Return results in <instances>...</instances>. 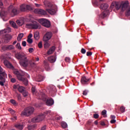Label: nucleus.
Wrapping results in <instances>:
<instances>
[{
    "label": "nucleus",
    "mask_w": 130,
    "mask_h": 130,
    "mask_svg": "<svg viewBox=\"0 0 130 130\" xmlns=\"http://www.w3.org/2000/svg\"><path fill=\"white\" fill-rule=\"evenodd\" d=\"M54 50H55V46H53L51 48H50V49L47 51V54H48V55H50V54H52V53H53V52H54Z\"/></svg>",
    "instance_id": "20"
},
{
    "label": "nucleus",
    "mask_w": 130,
    "mask_h": 130,
    "mask_svg": "<svg viewBox=\"0 0 130 130\" xmlns=\"http://www.w3.org/2000/svg\"><path fill=\"white\" fill-rule=\"evenodd\" d=\"M87 94H88V91L87 90H84L83 92V94L86 96L87 95Z\"/></svg>",
    "instance_id": "60"
},
{
    "label": "nucleus",
    "mask_w": 130,
    "mask_h": 130,
    "mask_svg": "<svg viewBox=\"0 0 130 130\" xmlns=\"http://www.w3.org/2000/svg\"><path fill=\"white\" fill-rule=\"evenodd\" d=\"M94 118L97 119L98 117H99V115L98 114H94L93 115Z\"/></svg>",
    "instance_id": "54"
},
{
    "label": "nucleus",
    "mask_w": 130,
    "mask_h": 130,
    "mask_svg": "<svg viewBox=\"0 0 130 130\" xmlns=\"http://www.w3.org/2000/svg\"><path fill=\"white\" fill-rule=\"evenodd\" d=\"M47 11L51 15H54V14H55V13H56V8H55V9H48V10H47Z\"/></svg>",
    "instance_id": "24"
},
{
    "label": "nucleus",
    "mask_w": 130,
    "mask_h": 130,
    "mask_svg": "<svg viewBox=\"0 0 130 130\" xmlns=\"http://www.w3.org/2000/svg\"><path fill=\"white\" fill-rule=\"evenodd\" d=\"M107 15H108V11H104L101 14V17H102V18H105Z\"/></svg>",
    "instance_id": "33"
},
{
    "label": "nucleus",
    "mask_w": 130,
    "mask_h": 130,
    "mask_svg": "<svg viewBox=\"0 0 130 130\" xmlns=\"http://www.w3.org/2000/svg\"><path fill=\"white\" fill-rule=\"evenodd\" d=\"M44 78L43 77L41 76H39L38 77H37V78L36 79V82H42V81H43L44 80Z\"/></svg>",
    "instance_id": "28"
},
{
    "label": "nucleus",
    "mask_w": 130,
    "mask_h": 130,
    "mask_svg": "<svg viewBox=\"0 0 130 130\" xmlns=\"http://www.w3.org/2000/svg\"><path fill=\"white\" fill-rule=\"evenodd\" d=\"M27 42L29 44H32V43H33V40L32 39H27Z\"/></svg>",
    "instance_id": "40"
},
{
    "label": "nucleus",
    "mask_w": 130,
    "mask_h": 130,
    "mask_svg": "<svg viewBox=\"0 0 130 130\" xmlns=\"http://www.w3.org/2000/svg\"><path fill=\"white\" fill-rule=\"evenodd\" d=\"M38 46L39 48H42L43 45H42V42H40L38 44Z\"/></svg>",
    "instance_id": "47"
},
{
    "label": "nucleus",
    "mask_w": 130,
    "mask_h": 130,
    "mask_svg": "<svg viewBox=\"0 0 130 130\" xmlns=\"http://www.w3.org/2000/svg\"><path fill=\"white\" fill-rule=\"evenodd\" d=\"M61 125L62 127H63V128H66L68 127V124H67V123H66L65 122H62L61 123Z\"/></svg>",
    "instance_id": "36"
},
{
    "label": "nucleus",
    "mask_w": 130,
    "mask_h": 130,
    "mask_svg": "<svg viewBox=\"0 0 130 130\" xmlns=\"http://www.w3.org/2000/svg\"><path fill=\"white\" fill-rule=\"evenodd\" d=\"M87 82H89V79L86 78V77H82L81 80V84H86Z\"/></svg>",
    "instance_id": "21"
},
{
    "label": "nucleus",
    "mask_w": 130,
    "mask_h": 130,
    "mask_svg": "<svg viewBox=\"0 0 130 130\" xmlns=\"http://www.w3.org/2000/svg\"><path fill=\"white\" fill-rule=\"evenodd\" d=\"M38 22H39L42 26L46 27V28H49V27H50V21L47 20V19L43 18L40 19H39Z\"/></svg>",
    "instance_id": "7"
},
{
    "label": "nucleus",
    "mask_w": 130,
    "mask_h": 130,
    "mask_svg": "<svg viewBox=\"0 0 130 130\" xmlns=\"http://www.w3.org/2000/svg\"><path fill=\"white\" fill-rule=\"evenodd\" d=\"M34 128H35V125H34L28 126V130H34Z\"/></svg>",
    "instance_id": "37"
},
{
    "label": "nucleus",
    "mask_w": 130,
    "mask_h": 130,
    "mask_svg": "<svg viewBox=\"0 0 130 130\" xmlns=\"http://www.w3.org/2000/svg\"><path fill=\"white\" fill-rule=\"evenodd\" d=\"M108 7H109V5L107 4H103L101 5V9L102 10H107V9H108Z\"/></svg>",
    "instance_id": "22"
},
{
    "label": "nucleus",
    "mask_w": 130,
    "mask_h": 130,
    "mask_svg": "<svg viewBox=\"0 0 130 130\" xmlns=\"http://www.w3.org/2000/svg\"><path fill=\"white\" fill-rule=\"evenodd\" d=\"M30 10H32L31 6L29 5H26V11H30Z\"/></svg>",
    "instance_id": "41"
},
{
    "label": "nucleus",
    "mask_w": 130,
    "mask_h": 130,
    "mask_svg": "<svg viewBox=\"0 0 130 130\" xmlns=\"http://www.w3.org/2000/svg\"><path fill=\"white\" fill-rule=\"evenodd\" d=\"M4 30H5V32H6V34H8V33H11V32H12V29L10 27H7Z\"/></svg>",
    "instance_id": "35"
},
{
    "label": "nucleus",
    "mask_w": 130,
    "mask_h": 130,
    "mask_svg": "<svg viewBox=\"0 0 130 130\" xmlns=\"http://www.w3.org/2000/svg\"><path fill=\"white\" fill-rule=\"evenodd\" d=\"M81 53H82L83 54H85V53H86V49H84V48H82V49H81Z\"/></svg>",
    "instance_id": "49"
},
{
    "label": "nucleus",
    "mask_w": 130,
    "mask_h": 130,
    "mask_svg": "<svg viewBox=\"0 0 130 130\" xmlns=\"http://www.w3.org/2000/svg\"><path fill=\"white\" fill-rule=\"evenodd\" d=\"M4 76V77H7V74L3 71V68L2 67L0 66V77Z\"/></svg>",
    "instance_id": "25"
},
{
    "label": "nucleus",
    "mask_w": 130,
    "mask_h": 130,
    "mask_svg": "<svg viewBox=\"0 0 130 130\" xmlns=\"http://www.w3.org/2000/svg\"><path fill=\"white\" fill-rule=\"evenodd\" d=\"M44 5L46 7V8H52V4L49 2L47 1H45L44 2Z\"/></svg>",
    "instance_id": "17"
},
{
    "label": "nucleus",
    "mask_w": 130,
    "mask_h": 130,
    "mask_svg": "<svg viewBox=\"0 0 130 130\" xmlns=\"http://www.w3.org/2000/svg\"><path fill=\"white\" fill-rule=\"evenodd\" d=\"M52 37V33L51 32H47L43 37V41H48L50 40Z\"/></svg>",
    "instance_id": "9"
},
{
    "label": "nucleus",
    "mask_w": 130,
    "mask_h": 130,
    "mask_svg": "<svg viewBox=\"0 0 130 130\" xmlns=\"http://www.w3.org/2000/svg\"><path fill=\"white\" fill-rule=\"evenodd\" d=\"M16 23L18 26H22V25H24V19H18L16 21Z\"/></svg>",
    "instance_id": "19"
},
{
    "label": "nucleus",
    "mask_w": 130,
    "mask_h": 130,
    "mask_svg": "<svg viewBox=\"0 0 130 130\" xmlns=\"http://www.w3.org/2000/svg\"><path fill=\"white\" fill-rule=\"evenodd\" d=\"M10 102L11 103H12V104H13V105H17V103L16 102V101L14 100H10Z\"/></svg>",
    "instance_id": "42"
},
{
    "label": "nucleus",
    "mask_w": 130,
    "mask_h": 130,
    "mask_svg": "<svg viewBox=\"0 0 130 130\" xmlns=\"http://www.w3.org/2000/svg\"><path fill=\"white\" fill-rule=\"evenodd\" d=\"M23 37H24V34L23 33L20 34L17 37L18 41H21Z\"/></svg>",
    "instance_id": "30"
},
{
    "label": "nucleus",
    "mask_w": 130,
    "mask_h": 130,
    "mask_svg": "<svg viewBox=\"0 0 130 130\" xmlns=\"http://www.w3.org/2000/svg\"><path fill=\"white\" fill-rule=\"evenodd\" d=\"M86 55L87 56H91V55H92V52H87L86 53Z\"/></svg>",
    "instance_id": "57"
},
{
    "label": "nucleus",
    "mask_w": 130,
    "mask_h": 130,
    "mask_svg": "<svg viewBox=\"0 0 130 130\" xmlns=\"http://www.w3.org/2000/svg\"><path fill=\"white\" fill-rule=\"evenodd\" d=\"M37 95L39 96V99H42L43 101H46V95L44 93L40 92V94L37 93Z\"/></svg>",
    "instance_id": "13"
},
{
    "label": "nucleus",
    "mask_w": 130,
    "mask_h": 130,
    "mask_svg": "<svg viewBox=\"0 0 130 130\" xmlns=\"http://www.w3.org/2000/svg\"><path fill=\"white\" fill-rule=\"evenodd\" d=\"M54 104V101L52 99L47 100L46 105L48 106H51V105H53Z\"/></svg>",
    "instance_id": "18"
},
{
    "label": "nucleus",
    "mask_w": 130,
    "mask_h": 130,
    "mask_svg": "<svg viewBox=\"0 0 130 130\" xmlns=\"http://www.w3.org/2000/svg\"><path fill=\"white\" fill-rule=\"evenodd\" d=\"M65 61L67 62H71V58L69 57H67L65 58Z\"/></svg>",
    "instance_id": "45"
},
{
    "label": "nucleus",
    "mask_w": 130,
    "mask_h": 130,
    "mask_svg": "<svg viewBox=\"0 0 130 130\" xmlns=\"http://www.w3.org/2000/svg\"><path fill=\"white\" fill-rule=\"evenodd\" d=\"M107 113V111L106 110H104L102 112V115H106V114Z\"/></svg>",
    "instance_id": "48"
},
{
    "label": "nucleus",
    "mask_w": 130,
    "mask_h": 130,
    "mask_svg": "<svg viewBox=\"0 0 130 130\" xmlns=\"http://www.w3.org/2000/svg\"><path fill=\"white\" fill-rule=\"evenodd\" d=\"M9 23L13 28H14V29H18V26H17V24L15 23V22L10 21H9Z\"/></svg>",
    "instance_id": "26"
},
{
    "label": "nucleus",
    "mask_w": 130,
    "mask_h": 130,
    "mask_svg": "<svg viewBox=\"0 0 130 130\" xmlns=\"http://www.w3.org/2000/svg\"><path fill=\"white\" fill-rule=\"evenodd\" d=\"M32 37H33V35L32 34H30L27 37V39H31L32 38Z\"/></svg>",
    "instance_id": "56"
},
{
    "label": "nucleus",
    "mask_w": 130,
    "mask_h": 130,
    "mask_svg": "<svg viewBox=\"0 0 130 130\" xmlns=\"http://www.w3.org/2000/svg\"><path fill=\"white\" fill-rule=\"evenodd\" d=\"M0 16H6V14H5V11H1L0 12Z\"/></svg>",
    "instance_id": "52"
},
{
    "label": "nucleus",
    "mask_w": 130,
    "mask_h": 130,
    "mask_svg": "<svg viewBox=\"0 0 130 130\" xmlns=\"http://www.w3.org/2000/svg\"><path fill=\"white\" fill-rule=\"evenodd\" d=\"M120 7H121L122 11H124L125 10H126L127 9V7H128V3L125 2L123 3H122L120 5Z\"/></svg>",
    "instance_id": "15"
},
{
    "label": "nucleus",
    "mask_w": 130,
    "mask_h": 130,
    "mask_svg": "<svg viewBox=\"0 0 130 130\" xmlns=\"http://www.w3.org/2000/svg\"><path fill=\"white\" fill-rule=\"evenodd\" d=\"M111 123H115L116 122V120L115 119H112L110 121Z\"/></svg>",
    "instance_id": "62"
},
{
    "label": "nucleus",
    "mask_w": 130,
    "mask_h": 130,
    "mask_svg": "<svg viewBox=\"0 0 130 130\" xmlns=\"http://www.w3.org/2000/svg\"><path fill=\"white\" fill-rule=\"evenodd\" d=\"M33 51H34V49L33 48H29L28 49V52H29V53H32Z\"/></svg>",
    "instance_id": "46"
},
{
    "label": "nucleus",
    "mask_w": 130,
    "mask_h": 130,
    "mask_svg": "<svg viewBox=\"0 0 130 130\" xmlns=\"http://www.w3.org/2000/svg\"><path fill=\"white\" fill-rule=\"evenodd\" d=\"M11 81L12 82V83H15L16 82V79L15 78H12L11 79Z\"/></svg>",
    "instance_id": "63"
},
{
    "label": "nucleus",
    "mask_w": 130,
    "mask_h": 130,
    "mask_svg": "<svg viewBox=\"0 0 130 130\" xmlns=\"http://www.w3.org/2000/svg\"><path fill=\"white\" fill-rule=\"evenodd\" d=\"M110 9L111 10H117V11H118L119 9H120V4L117 2H113L110 6Z\"/></svg>",
    "instance_id": "8"
},
{
    "label": "nucleus",
    "mask_w": 130,
    "mask_h": 130,
    "mask_svg": "<svg viewBox=\"0 0 130 130\" xmlns=\"http://www.w3.org/2000/svg\"><path fill=\"white\" fill-rule=\"evenodd\" d=\"M51 111L50 110L44 112L43 114H41L39 116L34 117L31 119L32 122H39V121H42L44 119V117L46 116V115H49L50 114Z\"/></svg>",
    "instance_id": "3"
},
{
    "label": "nucleus",
    "mask_w": 130,
    "mask_h": 130,
    "mask_svg": "<svg viewBox=\"0 0 130 130\" xmlns=\"http://www.w3.org/2000/svg\"><path fill=\"white\" fill-rule=\"evenodd\" d=\"M35 91H36V89L35 88V87H32L31 92L32 93H35Z\"/></svg>",
    "instance_id": "61"
},
{
    "label": "nucleus",
    "mask_w": 130,
    "mask_h": 130,
    "mask_svg": "<svg viewBox=\"0 0 130 130\" xmlns=\"http://www.w3.org/2000/svg\"><path fill=\"white\" fill-rule=\"evenodd\" d=\"M29 63L30 64V66L31 67H33V66L35 65V63L34 62H32V61H29Z\"/></svg>",
    "instance_id": "55"
},
{
    "label": "nucleus",
    "mask_w": 130,
    "mask_h": 130,
    "mask_svg": "<svg viewBox=\"0 0 130 130\" xmlns=\"http://www.w3.org/2000/svg\"><path fill=\"white\" fill-rule=\"evenodd\" d=\"M111 117L112 119H115V116L114 115H111Z\"/></svg>",
    "instance_id": "64"
},
{
    "label": "nucleus",
    "mask_w": 130,
    "mask_h": 130,
    "mask_svg": "<svg viewBox=\"0 0 130 130\" xmlns=\"http://www.w3.org/2000/svg\"><path fill=\"white\" fill-rule=\"evenodd\" d=\"M120 110H121V112L122 113H123V112H124L125 111V108H124V107H123V106H122L120 108Z\"/></svg>",
    "instance_id": "44"
},
{
    "label": "nucleus",
    "mask_w": 130,
    "mask_h": 130,
    "mask_svg": "<svg viewBox=\"0 0 130 130\" xmlns=\"http://www.w3.org/2000/svg\"><path fill=\"white\" fill-rule=\"evenodd\" d=\"M6 78L7 76H0V85L1 86H5V83H6Z\"/></svg>",
    "instance_id": "14"
},
{
    "label": "nucleus",
    "mask_w": 130,
    "mask_h": 130,
    "mask_svg": "<svg viewBox=\"0 0 130 130\" xmlns=\"http://www.w3.org/2000/svg\"><path fill=\"white\" fill-rule=\"evenodd\" d=\"M23 95L24 97H27L28 96V92L27 91H25L23 93Z\"/></svg>",
    "instance_id": "51"
},
{
    "label": "nucleus",
    "mask_w": 130,
    "mask_h": 130,
    "mask_svg": "<svg viewBox=\"0 0 130 130\" xmlns=\"http://www.w3.org/2000/svg\"><path fill=\"white\" fill-rule=\"evenodd\" d=\"M11 120H12L13 121L17 120V117L16 116H13L12 118H11Z\"/></svg>",
    "instance_id": "53"
},
{
    "label": "nucleus",
    "mask_w": 130,
    "mask_h": 130,
    "mask_svg": "<svg viewBox=\"0 0 130 130\" xmlns=\"http://www.w3.org/2000/svg\"><path fill=\"white\" fill-rule=\"evenodd\" d=\"M126 16H130V8H127L126 11Z\"/></svg>",
    "instance_id": "38"
},
{
    "label": "nucleus",
    "mask_w": 130,
    "mask_h": 130,
    "mask_svg": "<svg viewBox=\"0 0 130 130\" xmlns=\"http://www.w3.org/2000/svg\"><path fill=\"white\" fill-rule=\"evenodd\" d=\"M2 49L4 51L6 50H13V49H15V46H13V45H10L8 46H4L2 47Z\"/></svg>",
    "instance_id": "11"
},
{
    "label": "nucleus",
    "mask_w": 130,
    "mask_h": 130,
    "mask_svg": "<svg viewBox=\"0 0 130 130\" xmlns=\"http://www.w3.org/2000/svg\"><path fill=\"white\" fill-rule=\"evenodd\" d=\"M35 5L36 6V7L37 8H40V7H41L42 6V5L41 4H37V3H35Z\"/></svg>",
    "instance_id": "50"
},
{
    "label": "nucleus",
    "mask_w": 130,
    "mask_h": 130,
    "mask_svg": "<svg viewBox=\"0 0 130 130\" xmlns=\"http://www.w3.org/2000/svg\"><path fill=\"white\" fill-rule=\"evenodd\" d=\"M14 89H17V90L20 92V93H23L25 91V87L22 86H20V85H15L13 86Z\"/></svg>",
    "instance_id": "10"
},
{
    "label": "nucleus",
    "mask_w": 130,
    "mask_h": 130,
    "mask_svg": "<svg viewBox=\"0 0 130 130\" xmlns=\"http://www.w3.org/2000/svg\"><path fill=\"white\" fill-rule=\"evenodd\" d=\"M34 110L35 109L33 107H27L23 110V111L21 113V116H30L31 114H33Z\"/></svg>",
    "instance_id": "4"
},
{
    "label": "nucleus",
    "mask_w": 130,
    "mask_h": 130,
    "mask_svg": "<svg viewBox=\"0 0 130 130\" xmlns=\"http://www.w3.org/2000/svg\"><path fill=\"white\" fill-rule=\"evenodd\" d=\"M8 12L12 17H14V16H16V15L18 14V10H17V8L12 5L8 8Z\"/></svg>",
    "instance_id": "6"
},
{
    "label": "nucleus",
    "mask_w": 130,
    "mask_h": 130,
    "mask_svg": "<svg viewBox=\"0 0 130 130\" xmlns=\"http://www.w3.org/2000/svg\"><path fill=\"white\" fill-rule=\"evenodd\" d=\"M9 40H11V36L6 35L5 37V42H8Z\"/></svg>",
    "instance_id": "32"
},
{
    "label": "nucleus",
    "mask_w": 130,
    "mask_h": 130,
    "mask_svg": "<svg viewBox=\"0 0 130 130\" xmlns=\"http://www.w3.org/2000/svg\"><path fill=\"white\" fill-rule=\"evenodd\" d=\"M15 57L17 59L20 60L19 63L21 67L26 68L28 66L29 61H28V59H27V55L25 53H19L16 54Z\"/></svg>",
    "instance_id": "2"
},
{
    "label": "nucleus",
    "mask_w": 130,
    "mask_h": 130,
    "mask_svg": "<svg viewBox=\"0 0 130 130\" xmlns=\"http://www.w3.org/2000/svg\"><path fill=\"white\" fill-rule=\"evenodd\" d=\"M6 34H7V33L5 29H3L1 31H0V35H1V36H5Z\"/></svg>",
    "instance_id": "34"
},
{
    "label": "nucleus",
    "mask_w": 130,
    "mask_h": 130,
    "mask_svg": "<svg viewBox=\"0 0 130 130\" xmlns=\"http://www.w3.org/2000/svg\"><path fill=\"white\" fill-rule=\"evenodd\" d=\"M26 27L29 29H38V28H40V25L37 22L33 21L31 23L26 24Z\"/></svg>",
    "instance_id": "5"
},
{
    "label": "nucleus",
    "mask_w": 130,
    "mask_h": 130,
    "mask_svg": "<svg viewBox=\"0 0 130 130\" xmlns=\"http://www.w3.org/2000/svg\"><path fill=\"white\" fill-rule=\"evenodd\" d=\"M22 46H24V47H25L26 45H27V43H26V41L22 42Z\"/></svg>",
    "instance_id": "59"
},
{
    "label": "nucleus",
    "mask_w": 130,
    "mask_h": 130,
    "mask_svg": "<svg viewBox=\"0 0 130 130\" xmlns=\"http://www.w3.org/2000/svg\"><path fill=\"white\" fill-rule=\"evenodd\" d=\"M17 98H18L19 101H22V98L21 97L20 94H18Z\"/></svg>",
    "instance_id": "58"
},
{
    "label": "nucleus",
    "mask_w": 130,
    "mask_h": 130,
    "mask_svg": "<svg viewBox=\"0 0 130 130\" xmlns=\"http://www.w3.org/2000/svg\"><path fill=\"white\" fill-rule=\"evenodd\" d=\"M4 63L5 67H7V68H8L9 69H12L13 70V73L16 76L17 79L19 81L23 82V84L25 86L28 85V80L23 77L25 76V73L23 72H20L17 69H14V66H13V65L7 60H5Z\"/></svg>",
    "instance_id": "1"
},
{
    "label": "nucleus",
    "mask_w": 130,
    "mask_h": 130,
    "mask_svg": "<svg viewBox=\"0 0 130 130\" xmlns=\"http://www.w3.org/2000/svg\"><path fill=\"white\" fill-rule=\"evenodd\" d=\"M48 59L49 61H50V62H51L52 63L53 62H55L56 60V56H50L48 57Z\"/></svg>",
    "instance_id": "16"
},
{
    "label": "nucleus",
    "mask_w": 130,
    "mask_h": 130,
    "mask_svg": "<svg viewBox=\"0 0 130 130\" xmlns=\"http://www.w3.org/2000/svg\"><path fill=\"white\" fill-rule=\"evenodd\" d=\"M15 127H16V128H17V129L22 130L24 127V126L23 125V124H16L15 125Z\"/></svg>",
    "instance_id": "23"
},
{
    "label": "nucleus",
    "mask_w": 130,
    "mask_h": 130,
    "mask_svg": "<svg viewBox=\"0 0 130 130\" xmlns=\"http://www.w3.org/2000/svg\"><path fill=\"white\" fill-rule=\"evenodd\" d=\"M20 11L21 12H26V5L23 4L20 6Z\"/></svg>",
    "instance_id": "29"
},
{
    "label": "nucleus",
    "mask_w": 130,
    "mask_h": 130,
    "mask_svg": "<svg viewBox=\"0 0 130 130\" xmlns=\"http://www.w3.org/2000/svg\"><path fill=\"white\" fill-rule=\"evenodd\" d=\"M39 36V31H36L34 33V38L36 40H38L40 38Z\"/></svg>",
    "instance_id": "27"
},
{
    "label": "nucleus",
    "mask_w": 130,
    "mask_h": 130,
    "mask_svg": "<svg viewBox=\"0 0 130 130\" xmlns=\"http://www.w3.org/2000/svg\"><path fill=\"white\" fill-rule=\"evenodd\" d=\"M16 47L17 48V49H19L20 50V49H22V47H21L20 43H17L16 45Z\"/></svg>",
    "instance_id": "39"
},
{
    "label": "nucleus",
    "mask_w": 130,
    "mask_h": 130,
    "mask_svg": "<svg viewBox=\"0 0 130 130\" xmlns=\"http://www.w3.org/2000/svg\"><path fill=\"white\" fill-rule=\"evenodd\" d=\"M45 43L44 45V48H49V46H50V44H49V43H48V42L47 41H44Z\"/></svg>",
    "instance_id": "31"
},
{
    "label": "nucleus",
    "mask_w": 130,
    "mask_h": 130,
    "mask_svg": "<svg viewBox=\"0 0 130 130\" xmlns=\"http://www.w3.org/2000/svg\"><path fill=\"white\" fill-rule=\"evenodd\" d=\"M8 111H9V112H10V113L12 114H15V111L11 108L9 109Z\"/></svg>",
    "instance_id": "43"
},
{
    "label": "nucleus",
    "mask_w": 130,
    "mask_h": 130,
    "mask_svg": "<svg viewBox=\"0 0 130 130\" xmlns=\"http://www.w3.org/2000/svg\"><path fill=\"white\" fill-rule=\"evenodd\" d=\"M35 13H37V14H38L39 15H46V11L40 9H37L35 10Z\"/></svg>",
    "instance_id": "12"
}]
</instances>
